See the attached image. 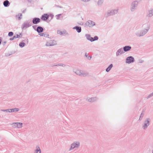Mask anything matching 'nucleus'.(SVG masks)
Instances as JSON below:
<instances>
[{
  "label": "nucleus",
  "mask_w": 153,
  "mask_h": 153,
  "mask_svg": "<svg viewBox=\"0 0 153 153\" xmlns=\"http://www.w3.org/2000/svg\"><path fill=\"white\" fill-rule=\"evenodd\" d=\"M40 21V19L38 18H35L32 20L33 23L34 24H36L39 23Z\"/></svg>",
  "instance_id": "obj_16"
},
{
  "label": "nucleus",
  "mask_w": 153,
  "mask_h": 153,
  "mask_svg": "<svg viewBox=\"0 0 153 153\" xmlns=\"http://www.w3.org/2000/svg\"><path fill=\"white\" fill-rule=\"evenodd\" d=\"M22 36V35L21 34H20V35H16L15 36H14V37L15 38V39L19 38H21Z\"/></svg>",
  "instance_id": "obj_32"
},
{
  "label": "nucleus",
  "mask_w": 153,
  "mask_h": 153,
  "mask_svg": "<svg viewBox=\"0 0 153 153\" xmlns=\"http://www.w3.org/2000/svg\"><path fill=\"white\" fill-rule=\"evenodd\" d=\"M124 53L123 49L122 48H121L118 49L116 53V55L117 56H119L121 55Z\"/></svg>",
  "instance_id": "obj_13"
},
{
  "label": "nucleus",
  "mask_w": 153,
  "mask_h": 153,
  "mask_svg": "<svg viewBox=\"0 0 153 153\" xmlns=\"http://www.w3.org/2000/svg\"><path fill=\"white\" fill-rule=\"evenodd\" d=\"M15 39V38L14 37V36L12 38H10V40H13Z\"/></svg>",
  "instance_id": "obj_38"
},
{
  "label": "nucleus",
  "mask_w": 153,
  "mask_h": 153,
  "mask_svg": "<svg viewBox=\"0 0 153 153\" xmlns=\"http://www.w3.org/2000/svg\"><path fill=\"white\" fill-rule=\"evenodd\" d=\"M80 25H83V23L82 22H81L79 24Z\"/></svg>",
  "instance_id": "obj_40"
},
{
  "label": "nucleus",
  "mask_w": 153,
  "mask_h": 153,
  "mask_svg": "<svg viewBox=\"0 0 153 153\" xmlns=\"http://www.w3.org/2000/svg\"><path fill=\"white\" fill-rule=\"evenodd\" d=\"M0 111L3 112L11 113L12 112H16L19 111V109L18 108H14L12 109H1Z\"/></svg>",
  "instance_id": "obj_6"
},
{
  "label": "nucleus",
  "mask_w": 153,
  "mask_h": 153,
  "mask_svg": "<svg viewBox=\"0 0 153 153\" xmlns=\"http://www.w3.org/2000/svg\"><path fill=\"white\" fill-rule=\"evenodd\" d=\"M103 2V0H98L97 2V5L98 6H101Z\"/></svg>",
  "instance_id": "obj_28"
},
{
  "label": "nucleus",
  "mask_w": 153,
  "mask_h": 153,
  "mask_svg": "<svg viewBox=\"0 0 153 153\" xmlns=\"http://www.w3.org/2000/svg\"><path fill=\"white\" fill-rule=\"evenodd\" d=\"M142 29H137L135 32V36L137 37H140L144 36L149 30L150 25L148 23L144 24L142 26Z\"/></svg>",
  "instance_id": "obj_1"
},
{
  "label": "nucleus",
  "mask_w": 153,
  "mask_h": 153,
  "mask_svg": "<svg viewBox=\"0 0 153 153\" xmlns=\"http://www.w3.org/2000/svg\"><path fill=\"white\" fill-rule=\"evenodd\" d=\"M25 10H24V11H23L22 13H25Z\"/></svg>",
  "instance_id": "obj_42"
},
{
  "label": "nucleus",
  "mask_w": 153,
  "mask_h": 153,
  "mask_svg": "<svg viewBox=\"0 0 153 153\" xmlns=\"http://www.w3.org/2000/svg\"><path fill=\"white\" fill-rule=\"evenodd\" d=\"M61 15V14H59L58 15H57L56 16H57V17L56 18V19H59V17Z\"/></svg>",
  "instance_id": "obj_37"
},
{
  "label": "nucleus",
  "mask_w": 153,
  "mask_h": 153,
  "mask_svg": "<svg viewBox=\"0 0 153 153\" xmlns=\"http://www.w3.org/2000/svg\"><path fill=\"white\" fill-rule=\"evenodd\" d=\"M153 96V92L151 93L150 94H149L148 96H147V99H149V98H150V97H152Z\"/></svg>",
  "instance_id": "obj_34"
},
{
  "label": "nucleus",
  "mask_w": 153,
  "mask_h": 153,
  "mask_svg": "<svg viewBox=\"0 0 153 153\" xmlns=\"http://www.w3.org/2000/svg\"><path fill=\"white\" fill-rule=\"evenodd\" d=\"M138 4V2L136 1H134L132 2L130 8L131 11L134 12L136 10Z\"/></svg>",
  "instance_id": "obj_7"
},
{
  "label": "nucleus",
  "mask_w": 153,
  "mask_h": 153,
  "mask_svg": "<svg viewBox=\"0 0 153 153\" xmlns=\"http://www.w3.org/2000/svg\"><path fill=\"white\" fill-rule=\"evenodd\" d=\"M22 13H19L16 16V19L18 20H20L22 19Z\"/></svg>",
  "instance_id": "obj_26"
},
{
  "label": "nucleus",
  "mask_w": 153,
  "mask_h": 153,
  "mask_svg": "<svg viewBox=\"0 0 153 153\" xmlns=\"http://www.w3.org/2000/svg\"><path fill=\"white\" fill-rule=\"evenodd\" d=\"M55 66H62V67H65L66 66V65L64 64H63L60 63L57 65H56Z\"/></svg>",
  "instance_id": "obj_33"
},
{
  "label": "nucleus",
  "mask_w": 153,
  "mask_h": 153,
  "mask_svg": "<svg viewBox=\"0 0 153 153\" xmlns=\"http://www.w3.org/2000/svg\"><path fill=\"white\" fill-rule=\"evenodd\" d=\"M152 153H153V150H152Z\"/></svg>",
  "instance_id": "obj_43"
},
{
  "label": "nucleus",
  "mask_w": 153,
  "mask_h": 153,
  "mask_svg": "<svg viewBox=\"0 0 153 153\" xmlns=\"http://www.w3.org/2000/svg\"><path fill=\"white\" fill-rule=\"evenodd\" d=\"M89 73L87 71H83L81 70L80 76L82 77H85L88 75Z\"/></svg>",
  "instance_id": "obj_18"
},
{
  "label": "nucleus",
  "mask_w": 153,
  "mask_h": 153,
  "mask_svg": "<svg viewBox=\"0 0 153 153\" xmlns=\"http://www.w3.org/2000/svg\"><path fill=\"white\" fill-rule=\"evenodd\" d=\"M41 151L39 146H36V149L35 150V153H41Z\"/></svg>",
  "instance_id": "obj_24"
},
{
  "label": "nucleus",
  "mask_w": 153,
  "mask_h": 153,
  "mask_svg": "<svg viewBox=\"0 0 153 153\" xmlns=\"http://www.w3.org/2000/svg\"><path fill=\"white\" fill-rule=\"evenodd\" d=\"M74 72L77 75L80 76L81 70L79 69H74Z\"/></svg>",
  "instance_id": "obj_22"
},
{
  "label": "nucleus",
  "mask_w": 153,
  "mask_h": 153,
  "mask_svg": "<svg viewBox=\"0 0 153 153\" xmlns=\"http://www.w3.org/2000/svg\"><path fill=\"white\" fill-rule=\"evenodd\" d=\"M134 62V58L132 56H128L126 59V63L130 64Z\"/></svg>",
  "instance_id": "obj_12"
},
{
  "label": "nucleus",
  "mask_w": 153,
  "mask_h": 153,
  "mask_svg": "<svg viewBox=\"0 0 153 153\" xmlns=\"http://www.w3.org/2000/svg\"><path fill=\"white\" fill-rule=\"evenodd\" d=\"M98 98L97 97H91L87 99L88 101L90 102H93L97 100Z\"/></svg>",
  "instance_id": "obj_19"
},
{
  "label": "nucleus",
  "mask_w": 153,
  "mask_h": 153,
  "mask_svg": "<svg viewBox=\"0 0 153 153\" xmlns=\"http://www.w3.org/2000/svg\"><path fill=\"white\" fill-rule=\"evenodd\" d=\"M36 25H33V26L32 27L33 28V29H34L35 30H36Z\"/></svg>",
  "instance_id": "obj_39"
},
{
  "label": "nucleus",
  "mask_w": 153,
  "mask_h": 153,
  "mask_svg": "<svg viewBox=\"0 0 153 153\" xmlns=\"http://www.w3.org/2000/svg\"><path fill=\"white\" fill-rule=\"evenodd\" d=\"M32 25V22L29 20L26 21L25 22L22 24L21 28L22 29L25 30L26 28L30 27Z\"/></svg>",
  "instance_id": "obj_4"
},
{
  "label": "nucleus",
  "mask_w": 153,
  "mask_h": 153,
  "mask_svg": "<svg viewBox=\"0 0 153 153\" xmlns=\"http://www.w3.org/2000/svg\"><path fill=\"white\" fill-rule=\"evenodd\" d=\"M56 7H60V8H61V7H60L59 6H57V5H56Z\"/></svg>",
  "instance_id": "obj_41"
},
{
  "label": "nucleus",
  "mask_w": 153,
  "mask_h": 153,
  "mask_svg": "<svg viewBox=\"0 0 153 153\" xmlns=\"http://www.w3.org/2000/svg\"><path fill=\"white\" fill-rule=\"evenodd\" d=\"M80 146V142L79 141H75L71 144L68 151H70L74 149H78L79 148Z\"/></svg>",
  "instance_id": "obj_2"
},
{
  "label": "nucleus",
  "mask_w": 153,
  "mask_h": 153,
  "mask_svg": "<svg viewBox=\"0 0 153 153\" xmlns=\"http://www.w3.org/2000/svg\"><path fill=\"white\" fill-rule=\"evenodd\" d=\"M150 121V119L149 118H147L144 120L142 127L144 130H145L147 128L149 125Z\"/></svg>",
  "instance_id": "obj_5"
},
{
  "label": "nucleus",
  "mask_w": 153,
  "mask_h": 153,
  "mask_svg": "<svg viewBox=\"0 0 153 153\" xmlns=\"http://www.w3.org/2000/svg\"><path fill=\"white\" fill-rule=\"evenodd\" d=\"M56 45V42L54 40H50L46 43L45 46L47 47L54 46Z\"/></svg>",
  "instance_id": "obj_10"
},
{
  "label": "nucleus",
  "mask_w": 153,
  "mask_h": 153,
  "mask_svg": "<svg viewBox=\"0 0 153 153\" xmlns=\"http://www.w3.org/2000/svg\"><path fill=\"white\" fill-rule=\"evenodd\" d=\"M23 124L20 122L14 123L11 124L12 127L14 128H20L22 127Z\"/></svg>",
  "instance_id": "obj_8"
},
{
  "label": "nucleus",
  "mask_w": 153,
  "mask_h": 153,
  "mask_svg": "<svg viewBox=\"0 0 153 153\" xmlns=\"http://www.w3.org/2000/svg\"><path fill=\"white\" fill-rule=\"evenodd\" d=\"M36 30L38 33H40L43 31V29L41 26H38L37 27Z\"/></svg>",
  "instance_id": "obj_20"
},
{
  "label": "nucleus",
  "mask_w": 153,
  "mask_h": 153,
  "mask_svg": "<svg viewBox=\"0 0 153 153\" xmlns=\"http://www.w3.org/2000/svg\"><path fill=\"white\" fill-rule=\"evenodd\" d=\"M85 56H86L88 60H90L91 58V56H88V54L86 53H85Z\"/></svg>",
  "instance_id": "obj_31"
},
{
  "label": "nucleus",
  "mask_w": 153,
  "mask_h": 153,
  "mask_svg": "<svg viewBox=\"0 0 153 153\" xmlns=\"http://www.w3.org/2000/svg\"><path fill=\"white\" fill-rule=\"evenodd\" d=\"M39 35L41 36H43L44 37H47L49 35L47 34H44V33H39Z\"/></svg>",
  "instance_id": "obj_30"
},
{
  "label": "nucleus",
  "mask_w": 153,
  "mask_h": 153,
  "mask_svg": "<svg viewBox=\"0 0 153 153\" xmlns=\"http://www.w3.org/2000/svg\"><path fill=\"white\" fill-rule=\"evenodd\" d=\"M48 18L49 15L47 14H45L42 16V19L43 20H46Z\"/></svg>",
  "instance_id": "obj_21"
},
{
  "label": "nucleus",
  "mask_w": 153,
  "mask_h": 153,
  "mask_svg": "<svg viewBox=\"0 0 153 153\" xmlns=\"http://www.w3.org/2000/svg\"><path fill=\"white\" fill-rule=\"evenodd\" d=\"M131 48V47L130 45L126 46L123 47V49L124 51L126 52L129 51Z\"/></svg>",
  "instance_id": "obj_17"
},
{
  "label": "nucleus",
  "mask_w": 153,
  "mask_h": 153,
  "mask_svg": "<svg viewBox=\"0 0 153 153\" xmlns=\"http://www.w3.org/2000/svg\"><path fill=\"white\" fill-rule=\"evenodd\" d=\"M85 36L86 37V39L90 41L91 42H93L94 41L97 40L98 39V37L97 36H95L93 38L91 37L90 35L89 34H86L85 35Z\"/></svg>",
  "instance_id": "obj_9"
},
{
  "label": "nucleus",
  "mask_w": 153,
  "mask_h": 153,
  "mask_svg": "<svg viewBox=\"0 0 153 153\" xmlns=\"http://www.w3.org/2000/svg\"><path fill=\"white\" fill-rule=\"evenodd\" d=\"M144 61L143 60L141 59H139V63H143V62Z\"/></svg>",
  "instance_id": "obj_36"
},
{
  "label": "nucleus",
  "mask_w": 153,
  "mask_h": 153,
  "mask_svg": "<svg viewBox=\"0 0 153 153\" xmlns=\"http://www.w3.org/2000/svg\"><path fill=\"white\" fill-rule=\"evenodd\" d=\"M113 65L112 64H110L109 66L106 69V71L107 72H108L113 67Z\"/></svg>",
  "instance_id": "obj_27"
},
{
  "label": "nucleus",
  "mask_w": 153,
  "mask_h": 153,
  "mask_svg": "<svg viewBox=\"0 0 153 153\" xmlns=\"http://www.w3.org/2000/svg\"><path fill=\"white\" fill-rule=\"evenodd\" d=\"M153 16V10L151 9L148 11L146 14V16L147 17H151Z\"/></svg>",
  "instance_id": "obj_15"
},
{
  "label": "nucleus",
  "mask_w": 153,
  "mask_h": 153,
  "mask_svg": "<svg viewBox=\"0 0 153 153\" xmlns=\"http://www.w3.org/2000/svg\"><path fill=\"white\" fill-rule=\"evenodd\" d=\"M10 4V3L8 0H5L3 2V5L5 7H7Z\"/></svg>",
  "instance_id": "obj_25"
},
{
  "label": "nucleus",
  "mask_w": 153,
  "mask_h": 153,
  "mask_svg": "<svg viewBox=\"0 0 153 153\" xmlns=\"http://www.w3.org/2000/svg\"><path fill=\"white\" fill-rule=\"evenodd\" d=\"M73 29L76 30L77 32L79 33L81 31V28L80 27L75 26L73 28Z\"/></svg>",
  "instance_id": "obj_23"
},
{
  "label": "nucleus",
  "mask_w": 153,
  "mask_h": 153,
  "mask_svg": "<svg viewBox=\"0 0 153 153\" xmlns=\"http://www.w3.org/2000/svg\"><path fill=\"white\" fill-rule=\"evenodd\" d=\"M25 45V44L23 42H20L19 44V46L21 48H23Z\"/></svg>",
  "instance_id": "obj_29"
},
{
  "label": "nucleus",
  "mask_w": 153,
  "mask_h": 153,
  "mask_svg": "<svg viewBox=\"0 0 153 153\" xmlns=\"http://www.w3.org/2000/svg\"><path fill=\"white\" fill-rule=\"evenodd\" d=\"M117 12L118 10H109L105 14L104 16L105 17H108L117 13Z\"/></svg>",
  "instance_id": "obj_3"
},
{
  "label": "nucleus",
  "mask_w": 153,
  "mask_h": 153,
  "mask_svg": "<svg viewBox=\"0 0 153 153\" xmlns=\"http://www.w3.org/2000/svg\"><path fill=\"white\" fill-rule=\"evenodd\" d=\"M57 33L58 34H59L60 35H65V36H68L69 35L68 33L65 30H64L62 31L57 30Z\"/></svg>",
  "instance_id": "obj_14"
},
{
  "label": "nucleus",
  "mask_w": 153,
  "mask_h": 153,
  "mask_svg": "<svg viewBox=\"0 0 153 153\" xmlns=\"http://www.w3.org/2000/svg\"><path fill=\"white\" fill-rule=\"evenodd\" d=\"M13 34V33L12 32H10L8 33V36H12Z\"/></svg>",
  "instance_id": "obj_35"
},
{
  "label": "nucleus",
  "mask_w": 153,
  "mask_h": 153,
  "mask_svg": "<svg viewBox=\"0 0 153 153\" xmlns=\"http://www.w3.org/2000/svg\"><path fill=\"white\" fill-rule=\"evenodd\" d=\"M95 25V23L94 22L91 20H89L85 22V26L91 27L94 26Z\"/></svg>",
  "instance_id": "obj_11"
}]
</instances>
